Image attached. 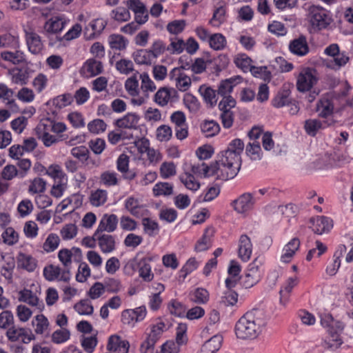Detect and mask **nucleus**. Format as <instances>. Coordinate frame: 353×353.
Here are the masks:
<instances>
[{"label":"nucleus","instance_id":"nucleus-1","mask_svg":"<svg viewBox=\"0 0 353 353\" xmlns=\"http://www.w3.org/2000/svg\"><path fill=\"white\" fill-rule=\"evenodd\" d=\"M243 148V141L235 139L225 150L221 152L218 159L221 166V174L218 175L220 180L227 181L233 179L237 174L241 167L240 155Z\"/></svg>","mask_w":353,"mask_h":353},{"label":"nucleus","instance_id":"nucleus-2","mask_svg":"<svg viewBox=\"0 0 353 353\" xmlns=\"http://www.w3.org/2000/svg\"><path fill=\"white\" fill-rule=\"evenodd\" d=\"M257 312V310L248 312L237 321L235 333L239 339H253L256 338L260 332L259 319L256 317Z\"/></svg>","mask_w":353,"mask_h":353},{"label":"nucleus","instance_id":"nucleus-3","mask_svg":"<svg viewBox=\"0 0 353 353\" xmlns=\"http://www.w3.org/2000/svg\"><path fill=\"white\" fill-rule=\"evenodd\" d=\"M321 324L328 328L330 334L327 344L330 348L336 349L342 343V339L340 337V333L344 328L342 322L336 321L330 314H322L320 315Z\"/></svg>","mask_w":353,"mask_h":353},{"label":"nucleus","instance_id":"nucleus-4","mask_svg":"<svg viewBox=\"0 0 353 353\" xmlns=\"http://www.w3.org/2000/svg\"><path fill=\"white\" fill-rule=\"evenodd\" d=\"M307 19L315 31L325 29L332 21L329 11L321 6H312L308 9Z\"/></svg>","mask_w":353,"mask_h":353},{"label":"nucleus","instance_id":"nucleus-5","mask_svg":"<svg viewBox=\"0 0 353 353\" xmlns=\"http://www.w3.org/2000/svg\"><path fill=\"white\" fill-rule=\"evenodd\" d=\"M165 327V325L163 322L152 326L150 333L141 345V353H154L155 344L164 332Z\"/></svg>","mask_w":353,"mask_h":353},{"label":"nucleus","instance_id":"nucleus-6","mask_svg":"<svg viewBox=\"0 0 353 353\" xmlns=\"http://www.w3.org/2000/svg\"><path fill=\"white\" fill-rule=\"evenodd\" d=\"M221 166L218 160L211 163L210 165H206L205 163H202L201 165H193L192 166V172L194 174L203 175L204 177H209L216 174L217 179L219 174H221Z\"/></svg>","mask_w":353,"mask_h":353},{"label":"nucleus","instance_id":"nucleus-7","mask_svg":"<svg viewBox=\"0 0 353 353\" xmlns=\"http://www.w3.org/2000/svg\"><path fill=\"white\" fill-rule=\"evenodd\" d=\"M130 344L128 341L121 340L118 335H112L109 337L107 350L114 353H128Z\"/></svg>","mask_w":353,"mask_h":353},{"label":"nucleus","instance_id":"nucleus-8","mask_svg":"<svg viewBox=\"0 0 353 353\" xmlns=\"http://www.w3.org/2000/svg\"><path fill=\"white\" fill-rule=\"evenodd\" d=\"M317 81L316 77L308 70L304 73H300L297 82V90L300 92H304L309 90Z\"/></svg>","mask_w":353,"mask_h":353},{"label":"nucleus","instance_id":"nucleus-9","mask_svg":"<svg viewBox=\"0 0 353 353\" xmlns=\"http://www.w3.org/2000/svg\"><path fill=\"white\" fill-rule=\"evenodd\" d=\"M290 52L297 56H305L309 52V46L306 37L301 35L299 38L293 39L289 45Z\"/></svg>","mask_w":353,"mask_h":353},{"label":"nucleus","instance_id":"nucleus-10","mask_svg":"<svg viewBox=\"0 0 353 353\" xmlns=\"http://www.w3.org/2000/svg\"><path fill=\"white\" fill-rule=\"evenodd\" d=\"M139 119L140 117L136 113L128 112L123 117L117 119L114 124L119 128L136 130Z\"/></svg>","mask_w":353,"mask_h":353},{"label":"nucleus","instance_id":"nucleus-11","mask_svg":"<svg viewBox=\"0 0 353 353\" xmlns=\"http://www.w3.org/2000/svg\"><path fill=\"white\" fill-rule=\"evenodd\" d=\"M310 223L312 224L310 228L314 233L321 234L324 232L330 231L332 227V220L325 216H318L316 219L311 218Z\"/></svg>","mask_w":353,"mask_h":353},{"label":"nucleus","instance_id":"nucleus-12","mask_svg":"<svg viewBox=\"0 0 353 353\" xmlns=\"http://www.w3.org/2000/svg\"><path fill=\"white\" fill-rule=\"evenodd\" d=\"M234 210L239 213H244L250 210L254 204L252 196L245 193L232 202Z\"/></svg>","mask_w":353,"mask_h":353},{"label":"nucleus","instance_id":"nucleus-13","mask_svg":"<svg viewBox=\"0 0 353 353\" xmlns=\"http://www.w3.org/2000/svg\"><path fill=\"white\" fill-rule=\"evenodd\" d=\"M242 80L241 76H235L222 80L218 87L217 93L224 97L232 92L234 87Z\"/></svg>","mask_w":353,"mask_h":353},{"label":"nucleus","instance_id":"nucleus-14","mask_svg":"<svg viewBox=\"0 0 353 353\" xmlns=\"http://www.w3.org/2000/svg\"><path fill=\"white\" fill-rule=\"evenodd\" d=\"M26 40L28 50L31 53L37 54L41 51L43 44L40 36L36 32H26Z\"/></svg>","mask_w":353,"mask_h":353},{"label":"nucleus","instance_id":"nucleus-15","mask_svg":"<svg viewBox=\"0 0 353 353\" xmlns=\"http://www.w3.org/2000/svg\"><path fill=\"white\" fill-rule=\"evenodd\" d=\"M252 245L250 239L246 234H242L239 239V256L244 261L250 259Z\"/></svg>","mask_w":353,"mask_h":353},{"label":"nucleus","instance_id":"nucleus-16","mask_svg":"<svg viewBox=\"0 0 353 353\" xmlns=\"http://www.w3.org/2000/svg\"><path fill=\"white\" fill-rule=\"evenodd\" d=\"M17 265L18 268L31 272L36 269L37 261L30 255L20 252L17 256Z\"/></svg>","mask_w":353,"mask_h":353},{"label":"nucleus","instance_id":"nucleus-17","mask_svg":"<svg viewBox=\"0 0 353 353\" xmlns=\"http://www.w3.org/2000/svg\"><path fill=\"white\" fill-rule=\"evenodd\" d=\"M223 341V337L220 335H215L205 341L201 347V353H215L217 352Z\"/></svg>","mask_w":353,"mask_h":353},{"label":"nucleus","instance_id":"nucleus-18","mask_svg":"<svg viewBox=\"0 0 353 353\" xmlns=\"http://www.w3.org/2000/svg\"><path fill=\"white\" fill-rule=\"evenodd\" d=\"M99 245L103 253H109L115 249V241L110 234H101L97 236Z\"/></svg>","mask_w":353,"mask_h":353},{"label":"nucleus","instance_id":"nucleus-19","mask_svg":"<svg viewBox=\"0 0 353 353\" xmlns=\"http://www.w3.org/2000/svg\"><path fill=\"white\" fill-rule=\"evenodd\" d=\"M300 246V241L298 238H293L285 247V253L282 254L281 259L284 263H288L294 255Z\"/></svg>","mask_w":353,"mask_h":353},{"label":"nucleus","instance_id":"nucleus-20","mask_svg":"<svg viewBox=\"0 0 353 353\" xmlns=\"http://www.w3.org/2000/svg\"><path fill=\"white\" fill-rule=\"evenodd\" d=\"M172 91L176 92L175 90L172 89ZM171 97V90L168 88H161L154 94V101L161 106H165L168 104L169 99Z\"/></svg>","mask_w":353,"mask_h":353},{"label":"nucleus","instance_id":"nucleus-21","mask_svg":"<svg viewBox=\"0 0 353 353\" xmlns=\"http://www.w3.org/2000/svg\"><path fill=\"white\" fill-rule=\"evenodd\" d=\"M199 92L203 97L204 101L213 107L217 101L216 98V90H213L211 87H208L205 85L199 88Z\"/></svg>","mask_w":353,"mask_h":353},{"label":"nucleus","instance_id":"nucleus-22","mask_svg":"<svg viewBox=\"0 0 353 353\" xmlns=\"http://www.w3.org/2000/svg\"><path fill=\"white\" fill-rule=\"evenodd\" d=\"M65 23L59 18L50 19L47 21L44 25L45 30L48 33L56 34L61 31L64 27Z\"/></svg>","mask_w":353,"mask_h":353},{"label":"nucleus","instance_id":"nucleus-23","mask_svg":"<svg viewBox=\"0 0 353 353\" xmlns=\"http://www.w3.org/2000/svg\"><path fill=\"white\" fill-rule=\"evenodd\" d=\"M201 129L206 137H213L219 132L220 126L218 123L213 120L205 121L201 125Z\"/></svg>","mask_w":353,"mask_h":353},{"label":"nucleus","instance_id":"nucleus-24","mask_svg":"<svg viewBox=\"0 0 353 353\" xmlns=\"http://www.w3.org/2000/svg\"><path fill=\"white\" fill-rule=\"evenodd\" d=\"M238 301V294L234 290H226L219 300V304L224 306H234Z\"/></svg>","mask_w":353,"mask_h":353},{"label":"nucleus","instance_id":"nucleus-25","mask_svg":"<svg viewBox=\"0 0 353 353\" xmlns=\"http://www.w3.org/2000/svg\"><path fill=\"white\" fill-rule=\"evenodd\" d=\"M84 68L90 76H96L101 74L103 71V65L101 61L94 59H88L84 65Z\"/></svg>","mask_w":353,"mask_h":353},{"label":"nucleus","instance_id":"nucleus-26","mask_svg":"<svg viewBox=\"0 0 353 353\" xmlns=\"http://www.w3.org/2000/svg\"><path fill=\"white\" fill-rule=\"evenodd\" d=\"M74 310L81 315H90L94 308L88 299H82L74 305Z\"/></svg>","mask_w":353,"mask_h":353},{"label":"nucleus","instance_id":"nucleus-27","mask_svg":"<svg viewBox=\"0 0 353 353\" xmlns=\"http://www.w3.org/2000/svg\"><path fill=\"white\" fill-rule=\"evenodd\" d=\"M109 43L111 48L121 50L126 48L128 40L121 34H112L109 38Z\"/></svg>","mask_w":353,"mask_h":353},{"label":"nucleus","instance_id":"nucleus-28","mask_svg":"<svg viewBox=\"0 0 353 353\" xmlns=\"http://www.w3.org/2000/svg\"><path fill=\"white\" fill-rule=\"evenodd\" d=\"M210 46L216 50H220L225 48L226 45L225 37L221 33H216L210 37Z\"/></svg>","mask_w":353,"mask_h":353},{"label":"nucleus","instance_id":"nucleus-29","mask_svg":"<svg viewBox=\"0 0 353 353\" xmlns=\"http://www.w3.org/2000/svg\"><path fill=\"white\" fill-rule=\"evenodd\" d=\"M107 200V192L98 189L92 192L90 196V201L94 206H100L105 203Z\"/></svg>","mask_w":353,"mask_h":353},{"label":"nucleus","instance_id":"nucleus-30","mask_svg":"<svg viewBox=\"0 0 353 353\" xmlns=\"http://www.w3.org/2000/svg\"><path fill=\"white\" fill-rule=\"evenodd\" d=\"M153 192L155 196H170L173 193V186L167 182H159L154 185Z\"/></svg>","mask_w":353,"mask_h":353},{"label":"nucleus","instance_id":"nucleus-31","mask_svg":"<svg viewBox=\"0 0 353 353\" xmlns=\"http://www.w3.org/2000/svg\"><path fill=\"white\" fill-rule=\"evenodd\" d=\"M148 50H139L133 53V58L134 61L137 64L140 65H150L152 64L150 56Z\"/></svg>","mask_w":353,"mask_h":353},{"label":"nucleus","instance_id":"nucleus-32","mask_svg":"<svg viewBox=\"0 0 353 353\" xmlns=\"http://www.w3.org/2000/svg\"><path fill=\"white\" fill-rule=\"evenodd\" d=\"M290 92L288 90L279 92L272 101V105L275 108H281L289 105L291 101L289 99Z\"/></svg>","mask_w":353,"mask_h":353},{"label":"nucleus","instance_id":"nucleus-33","mask_svg":"<svg viewBox=\"0 0 353 353\" xmlns=\"http://www.w3.org/2000/svg\"><path fill=\"white\" fill-rule=\"evenodd\" d=\"M1 57L5 61H9L13 64H19L25 61L23 52L17 51L15 52H1Z\"/></svg>","mask_w":353,"mask_h":353},{"label":"nucleus","instance_id":"nucleus-34","mask_svg":"<svg viewBox=\"0 0 353 353\" xmlns=\"http://www.w3.org/2000/svg\"><path fill=\"white\" fill-rule=\"evenodd\" d=\"M19 294V301L26 302L32 306L37 305L39 298L30 290L24 289L21 290Z\"/></svg>","mask_w":353,"mask_h":353},{"label":"nucleus","instance_id":"nucleus-35","mask_svg":"<svg viewBox=\"0 0 353 353\" xmlns=\"http://www.w3.org/2000/svg\"><path fill=\"white\" fill-rule=\"evenodd\" d=\"M138 87L139 81L136 75L132 76L125 81V88L130 96L136 97L139 95V90Z\"/></svg>","mask_w":353,"mask_h":353},{"label":"nucleus","instance_id":"nucleus-36","mask_svg":"<svg viewBox=\"0 0 353 353\" xmlns=\"http://www.w3.org/2000/svg\"><path fill=\"white\" fill-rule=\"evenodd\" d=\"M323 127L321 121L318 119H307L305 121L304 128L310 136H315L317 131Z\"/></svg>","mask_w":353,"mask_h":353},{"label":"nucleus","instance_id":"nucleus-37","mask_svg":"<svg viewBox=\"0 0 353 353\" xmlns=\"http://www.w3.org/2000/svg\"><path fill=\"white\" fill-rule=\"evenodd\" d=\"M60 242L59 237L56 234H50L43 243V249L47 252L54 251L59 245Z\"/></svg>","mask_w":353,"mask_h":353},{"label":"nucleus","instance_id":"nucleus-38","mask_svg":"<svg viewBox=\"0 0 353 353\" xmlns=\"http://www.w3.org/2000/svg\"><path fill=\"white\" fill-rule=\"evenodd\" d=\"M25 328L15 326L14 324L11 325L6 332V336L8 340L12 342L17 341L22 335H24Z\"/></svg>","mask_w":353,"mask_h":353},{"label":"nucleus","instance_id":"nucleus-39","mask_svg":"<svg viewBox=\"0 0 353 353\" xmlns=\"http://www.w3.org/2000/svg\"><path fill=\"white\" fill-rule=\"evenodd\" d=\"M128 8L118 7L112 11V17L117 21H128L130 19V13Z\"/></svg>","mask_w":353,"mask_h":353},{"label":"nucleus","instance_id":"nucleus-40","mask_svg":"<svg viewBox=\"0 0 353 353\" xmlns=\"http://www.w3.org/2000/svg\"><path fill=\"white\" fill-rule=\"evenodd\" d=\"M32 325L36 326L35 332L37 334H42L48 326V321L43 314L37 315L32 320Z\"/></svg>","mask_w":353,"mask_h":353},{"label":"nucleus","instance_id":"nucleus-41","mask_svg":"<svg viewBox=\"0 0 353 353\" xmlns=\"http://www.w3.org/2000/svg\"><path fill=\"white\" fill-rule=\"evenodd\" d=\"M139 275L145 281H150L153 279V274H151L150 265L146 263L145 259H143L139 263Z\"/></svg>","mask_w":353,"mask_h":353},{"label":"nucleus","instance_id":"nucleus-42","mask_svg":"<svg viewBox=\"0 0 353 353\" xmlns=\"http://www.w3.org/2000/svg\"><path fill=\"white\" fill-rule=\"evenodd\" d=\"M225 9L223 6H220L214 11L212 18L210 19V23L214 26H219L225 21Z\"/></svg>","mask_w":353,"mask_h":353},{"label":"nucleus","instance_id":"nucleus-43","mask_svg":"<svg viewBox=\"0 0 353 353\" xmlns=\"http://www.w3.org/2000/svg\"><path fill=\"white\" fill-rule=\"evenodd\" d=\"M61 274V268L58 266L49 265L43 269V276L49 281L57 279Z\"/></svg>","mask_w":353,"mask_h":353},{"label":"nucleus","instance_id":"nucleus-44","mask_svg":"<svg viewBox=\"0 0 353 353\" xmlns=\"http://www.w3.org/2000/svg\"><path fill=\"white\" fill-rule=\"evenodd\" d=\"M144 231L150 236H154L159 231V225L157 222L152 221L150 218H143L142 220Z\"/></svg>","mask_w":353,"mask_h":353},{"label":"nucleus","instance_id":"nucleus-45","mask_svg":"<svg viewBox=\"0 0 353 353\" xmlns=\"http://www.w3.org/2000/svg\"><path fill=\"white\" fill-rule=\"evenodd\" d=\"M160 174L162 178L168 179L176 174V167L172 162H164L160 168Z\"/></svg>","mask_w":353,"mask_h":353},{"label":"nucleus","instance_id":"nucleus-46","mask_svg":"<svg viewBox=\"0 0 353 353\" xmlns=\"http://www.w3.org/2000/svg\"><path fill=\"white\" fill-rule=\"evenodd\" d=\"M14 324V316L9 310L3 311L0 314V327L8 329Z\"/></svg>","mask_w":353,"mask_h":353},{"label":"nucleus","instance_id":"nucleus-47","mask_svg":"<svg viewBox=\"0 0 353 353\" xmlns=\"http://www.w3.org/2000/svg\"><path fill=\"white\" fill-rule=\"evenodd\" d=\"M126 6L129 10L134 12V14H143L146 11V6L141 0H128Z\"/></svg>","mask_w":353,"mask_h":353},{"label":"nucleus","instance_id":"nucleus-48","mask_svg":"<svg viewBox=\"0 0 353 353\" xmlns=\"http://www.w3.org/2000/svg\"><path fill=\"white\" fill-rule=\"evenodd\" d=\"M140 78L141 79V88L144 92H153L156 90V85L150 79L148 73L143 72L140 75Z\"/></svg>","mask_w":353,"mask_h":353},{"label":"nucleus","instance_id":"nucleus-49","mask_svg":"<svg viewBox=\"0 0 353 353\" xmlns=\"http://www.w3.org/2000/svg\"><path fill=\"white\" fill-rule=\"evenodd\" d=\"M90 276V269L86 263H81L79 266L76 280L79 283L85 282Z\"/></svg>","mask_w":353,"mask_h":353},{"label":"nucleus","instance_id":"nucleus-50","mask_svg":"<svg viewBox=\"0 0 353 353\" xmlns=\"http://www.w3.org/2000/svg\"><path fill=\"white\" fill-rule=\"evenodd\" d=\"M73 101V97L70 94H64L57 97L52 101L53 105L59 108H62L71 104Z\"/></svg>","mask_w":353,"mask_h":353},{"label":"nucleus","instance_id":"nucleus-51","mask_svg":"<svg viewBox=\"0 0 353 353\" xmlns=\"http://www.w3.org/2000/svg\"><path fill=\"white\" fill-rule=\"evenodd\" d=\"M252 60L251 58L248 57L245 54H241L238 57H236L234 60V63L236 65L241 68L243 72H246L248 70H250Z\"/></svg>","mask_w":353,"mask_h":353},{"label":"nucleus","instance_id":"nucleus-52","mask_svg":"<svg viewBox=\"0 0 353 353\" xmlns=\"http://www.w3.org/2000/svg\"><path fill=\"white\" fill-rule=\"evenodd\" d=\"M169 310L172 314L179 317L185 316V307L180 302L172 300L169 305Z\"/></svg>","mask_w":353,"mask_h":353},{"label":"nucleus","instance_id":"nucleus-53","mask_svg":"<svg viewBox=\"0 0 353 353\" xmlns=\"http://www.w3.org/2000/svg\"><path fill=\"white\" fill-rule=\"evenodd\" d=\"M348 61V57L339 52V54H337L335 57H333V60L330 62L328 67L334 70H337L340 67L345 65Z\"/></svg>","mask_w":353,"mask_h":353},{"label":"nucleus","instance_id":"nucleus-54","mask_svg":"<svg viewBox=\"0 0 353 353\" xmlns=\"http://www.w3.org/2000/svg\"><path fill=\"white\" fill-rule=\"evenodd\" d=\"M3 242L8 245H14L18 241V234L12 228H8L2 234Z\"/></svg>","mask_w":353,"mask_h":353},{"label":"nucleus","instance_id":"nucleus-55","mask_svg":"<svg viewBox=\"0 0 353 353\" xmlns=\"http://www.w3.org/2000/svg\"><path fill=\"white\" fill-rule=\"evenodd\" d=\"M185 26V20H174L168 24L167 30L171 34H178L184 30Z\"/></svg>","mask_w":353,"mask_h":353},{"label":"nucleus","instance_id":"nucleus-56","mask_svg":"<svg viewBox=\"0 0 353 353\" xmlns=\"http://www.w3.org/2000/svg\"><path fill=\"white\" fill-rule=\"evenodd\" d=\"M46 181L41 178L34 179L29 186V192L33 194L43 192L46 190Z\"/></svg>","mask_w":353,"mask_h":353},{"label":"nucleus","instance_id":"nucleus-57","mask_svg":"<svg viewBox=\"0 0 353 353\" xmlns=\"http://www.w3.org/2000/svg\"><path fill=\"white\" fill-rule=\"evenodd\" d=\"M167 48L165 45L161 40L154 41L150 49L148 50V52L151 54L153 58H157L160 54H162Z\"/></svg>","mask_w":353,"mask_h":353},{"label":"nucleus","instance_id":"nucleus-58","mask_svg":"<svg viewBox=\"0 0 353 353\" xmlns=\"http://www.w3.org/2000/svg\"><path fill=\"white\" fill-rule=\"evenodd\" d=\"M107 125L101 119H94L90 122L88 125V130L90 132L99 134L101 132H104L106 129Z\"/></svg>","mask_w":353,"mask_h":353},{"label":"nucleus","instance_id":"nucleus-59","mask_svg":"<svg viewBox=\"0 0 353 353\" xmlns=\"http://www.w3.org/2000/svg\"><path fill=\"white\" fill-rule=\"evenodd\" d=\"M116 68L123 74H128L134 70L133 63L130 60L121 59L116 63Z\"/></svg>","mask_w":353,"mask_h":353},{"label":"nucleus","instance_id":"nucleus-60","mask_svg":"<svg viewBox=\"0 0 353 353\" xmlns=\"http://www.w3.org/2000/svg\"><path fill=\"white\" fill-rule=\"evenodd\" d=\"M157 139L161 141H166L172 137V129L170 126L162 125L157 128Z\"/></svg>","mask_w":353,"mask_h":353},{"label":"nucleus","instance_id":"nucleus-61","mask_svg":"<svg viewBox=\"0 0 353 353\" xmlns=\"http://www.w3.org/2000/svg\"><path fill=\"white\" fill-rule=\"evenodd\" d=\"M101 181L105 185H115L118 183L117 174L114 172L105 171L101 174Z\"/></svg>","mask_w":353,"mask_h":353},{"label":"nucleus","instance_id":"nucleus-62","mask_svg":"<svg viewBox=\"0 0 353 353\" xmlns=\"http://www.w3.org/2000/svg\"><path fill=\"white\" fill-rule=\"evenodd\" d=\"M180 179L185 186L189 190L196 191L200 187V183L195 181L194 176L192 174H186L185 179L181 176Z\"/></svg>","mask_w":353,"mask_h":353},{"label":"nucleus","instance_id":"nucleus-63","mask_svg":"<svg viewBox=\"0 0 353 353\" xmlns=\"http://www.w3.org/2000/svg\"><path fill=\"white\" fill-rule=\"evenodd\" d=\"M104 284L100 282H96L90 288L88 295L92 299H96L100 297L105 292Z\"/></svg>","mask_w":353,"mask_h":353},{"label":"nucleus","instance_id":"nucleus-64","mask_svg":"<svg viewBox=\"0 0 353 353\" xmlns=\"http://www.w3.org/2000/svg\"><path fill=\"white\" fill-rule=\"evenodd\" d=\"M77 233V228L74 224H67L61 230L62 238L65 240L73 239Z\"/></svg>","mask_w":353,"mask_h":353}]
</instances>
